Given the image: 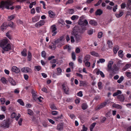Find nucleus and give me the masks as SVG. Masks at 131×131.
<instances>
[{
    "instance_id": "1",
    "label": "nucleus",
    "mask_w": 131,
    "mask_h": 131,
    "mask_svg": "<svg viewBox=\"0 0 131 131\" xmlns=\"http://www.w3.org/2000/svg\"><path fill=\"white\" fill-rule=\"evenodd\" d=\"M0 46L3 50L5 51H7L11 49V45L8 42V40L6 39L2 40L0 43Z\"/></svg>"
},
{
    "instance_id": "2",
    "label": "nucleus",
    "mask_w": 131,
    "mask_h": 131,
    "mask_svg": "<svg viewBox=\"0 0 131 131\" xmlns=\"http://www.w3.org/2000/svg\"><path fill=\"white\" fill-rule=\"evenodd\" d=\"M12 4V2L9 0H7L5 2L2 1L0 4V7L1 8L5 7L6 8L12 10L14 9L13 7H12L9 8V7Z\"/></svg>"
},
{
    "instance_id": "3",
    "label": "nucleus",
    "mask_w": 131,
    "mask_h": 131,
    "mask_svg": "<svg viewBox=\"0 0 131 131\" xmlns=\"http://www.w3.org/2000/svg\"><path fill=\"white\" fill-rule=\"evenodd\" d=\"M72 35L75 37V40L77 42H79L81 38V37L80 35V34L78 33L77 32H73L72 33Z\"/></svg>"
},
{
    "instance_id": "4",
    "label": "nucleus",
    "mask_w": 131,
    "mask_h": 131,
    "mask_svg": "<svg viewBox=\"0 0 131 131\" xmlns=\"http://www.w3.org/2000/svg\"><path fill=\"white\" fill-rule=\"evenodd\" d=\"M57 29L55 25H53L51 26V32L52 33V36H54L57 34Z\"/></svg>"
},
{
    "instance_id": "5",
    "label": "nucleus",
    "mask_w": 131,
    "mask_h": 131,
    "mask_svg": "<svg viewBox=\"0 0 131 131\" xmlns=\"http://www.w3.org/2000/svg\"><path fill=\"white\" fill-rule=\"evenodd\" d=\"M21 71L25 73L31 72L32 71L31 69L28 67H25L22 68L21 69Z\"/></svg>"
},
{
    "instance_id": "6",
    "label": "nucleus",
    "mask_w": 131,
    "mask_h": 131,
    "mask_svg": "<svg viewBox=\"0 0 131 131\" xmlns=\"http://www.w3.org/2000/svg\"><path fill=\"white\" fill-rule=\"evenodd\" d=\"M63 90L64 92L66 94H68L69 92V88L68 86L64 84L62 85Z\"/></svg>"
},
{
    "instance_id": "7",
    "label": "nucleus",
    "mask_w": 131,
    "mask_h": 131,
    "mask_svg": "<svg viewBox=\"0 0 131 131\" xmlns=\"http://www.w3.org/2000/svg\"><path fill=\"white\" fill-rule=\"evenodd\" d=\"M45 23L43 20H41L35 24V26L37 27H39L43 25Z\"/></svg>"
},
{
    "instance_id": "8",
    "label": "nucleus",
    "mask_w": 131,
    "mask_h": 131,
    "mask_svg": "<svg viewBox=\"0 0 131 131\" xmlns=\"http://www.w3.org/2000/svg\"><path fill=\"white\" fill-rule=\"evenodd\" d=\"M11 71L16 73H19L20 72L19 68L15 66L12 67L11 69Z\"/></svg>"
},
{
    "instance_id": "9",
    "label": "nucleus",
    "mask_w": 131,
    "mask_h": 131,
    "mask_svg": "<svg viewBox=\"0 0 131 131\" xmlns=\"http://www.w3.org/2000/svg\"><path fill=\"white\" fill-rule=\"evenodd\" d=\"M31 93L32 94V97L34 100L36 101L37 100V92L34 90H32L31 91Z\"/></svg>"
},
{
    "instance_id": "10",
    "label": "nucleus",
    "mask_w": 131,
    "mask_h": 131,
    "mask_svg": "<svg viewBox=\"0 0 131 131\" xmlns=\"http://www.w3.org/2000/svg\"><path fill=\"white\" fill-rule=\"evenodd\" d=\"M118 70V68L116 64H114L111 69L109 70L111 71L113 73H114Z\"/></svg>"
},
{
    "instance_id": "11",
    "label": "nucleus",
    "mask_w": 131,
    "mask_h": 131,
    "mask_svg": "<svg viewBox=\"0 0 131 131\" xmlns=\"http://www.w3.org/2000/svg\"><path fill=\"white\" fill-rule=\"evenodd\" d=\"M108 100H106L105 102H103L99 105V109L105 106L106 104L108 103Z\"/></svg>"
},
{
    "instance_id": "12",
    "label": "nucleus",
    "mask_w": 131,
    "mask_h": 131,
    "mask_svg": "<svg viewBox=\"0 0 131 131\" xmlns=\"http://www.w3.org/2000/svg\"><path fill=\"white\" fill-rule=\"evenodd\" d=\"M85 18L84 16L82 15L81 16L80 18V19L78 21V23L79 25H83L84 22L82 21Z\"/></svg>"
},
{
    "instance_id": "13",
    "label": "nucleus",
    "mask_w": 131,
    "mask_h": 131,
    "mask_svg": "<svg viewBox=\"0 0 131 131\" xmlns=\"http://www.w3.org/2000/svg\"><path fill=\"white\" fill-rule=\"evenodd\" d=\"M63 124L62 123L59 124L57 126V129L59 131L62 130L63 129Z\"/></svg>"
},
{
    "instance_id": "14",
    "label": "nucleus",
    "mask_w": 131,
    "mask_h": 131,
    "mask_svg": "<svg viewBox=\"0 0 131 131\" xmlns=\"http://www.w3.org/2000/svg\"><path fill=\"white\" fill-rule=\"evenodd\" d=\"M8 81L13 85H15L16 84V83L15 81L11 77L8 78Z\"/></svg>"
},
{
    "instance_id": "15",
    "label": "nucleus",
    "mask_w": 131,
    "mask_h": 131,
    "mask_svg": "<svg viewBox=\"0 0 131 131\" xmlns=\"http://www.w3.org/2000/svg\"><path fill=\"white\" fill-rule=\"evenodd\" d=\"M117 98L121 102H123L125 100V97L123 94H120L118 95Z\"/></svg>"
},
{
    "instance_id": "16",
    "label": "nucleus",
    "mask_w": 131,
    "mask_h": 131,
    "mask_svg": "<svg viewBox=\"0 0 131 131\" xmlns=\"http://www.w3.org/2000/svg\"><path fill=\"white\" fill-rule=\"evenodd\" d=\"M48 13L49 17L51 18H53L56 16L54 13L51 10H49L48 12Z\"/></svg>"
},
{
    "instance_id": "17",
    "label": "nucleus",
    "mask_w": 131,
    "mask_h": 131,
    "mask_svg": "<svg viewBox=\"0 0 131 131\" xmlns=\"http://www.w3.org/2000/svg\"><path fill=\"white\" fill-rule=\"evenodd\" d=\"M64 38V37L62 36L60 37L59 39L56 40L54 42L55 44L60 42L61 41L63 40Z\"/></svg>"
},
{
    "instance_id": "18",
    "label": "nucleus",
    "mask_w": 131,
    "mask_h": 131,
    "mask_svg": "<svg viewBox=\"0 0 131 131\" xmlns=\"http://www.w3.org/2000/svg\"><path fill=\"white\" fill-rule=\"evenodd\" d=\"M113 63V61H109L107 65V68L109 70L111 69Z\"/></svg>"
},
{
    "instance_id": "19",
    "label": "nucleus",
    "mask_w": 131,
    "mask_h": 131,
    "mask_svg": "<svg viewBox=\"0 0 131 131\" xmlns=\"http://www.w3.org/2000/svg\"><path fill=\"white\" fill-rule=\"evenodd\" d=\"M124 14V12L123 11H120L119 12V14L116 13L115 14L116 17L117 18H119L122 16Z\"/></svg>"
},
{
    "instance_id": "20",
    "label": "nucleus",
    "mask_w": 131,
    "mask_h": 131,
    "mask_svg": "<svg viewBox=\"0 0 131 131\" xmlns=\"http://www.w3.org/2000/svg\"><path fill=\"white\" fill-rule=\"evenodd\" d=\"M131 66V65L130 64H126L123 69L124 71H125L127 69L129 68Z\"/></svg>"
},
{
    "instance_id": "21",
    "label": "nucleus",
    "mask_w": 131,
    "mask_h": 131,
    "mask_svg": "<svg viewBox=\"0 0 131 131\" xmlns=\"http://www.w3.org/2000/svg\"><path fill=\"white\" fill-rule=\"evenodd\" d=\"M62 70L60 68H58L57 69L56 74L57 75H59L61 74Z\"/></svg>"
},
{
    "instance_id": "22",
    "label": "nucleus",
    "mask_w": 131,
    "mask_h": 131,
    "mask_svg": "<svg viewBox=\"0 0 131 131\" xmlns=\"http://www.w3.org/2000/svg\"><path fill=\"white\" fill-rule=\"evenodd\" d=\"M7 27V24L6 23H4L1 26V29L2 30H3L6 29Z\"/></svg>"
},
{
    "instance_id": "23",
    "label": "nucleus",
    "mask_w": 131,
    "mask_h": 131,
    "mask_svg": "<svg viewBox=\"0 0 131 131\" xmlns=\"http://www.w3.org/2000/svg\"><path fill=\"white\" fill-rule=\"evenodd\" d=\"M90 58V56L89 55H86L83 61L85 62L89 60Z\"/></svg>"
},
{
    "instance_id": "24",
    "label": "nucleus",
    "mask_w": 131,
    "mask_h": 131,
    "mask_svg": "<svg viewBox=\"0 0 131 131\" xmlns=\"http://www.w3.org/2000/svg\"><path fill=\"white\" fill-rule=\"evenodd\" d=\"M7 26H9L12 28H14L16 26L13 22H10L9 23L8 25H7Z\"/></svg>"
},
{
    "instance_id": "25",
    "label": "nucleus",
    "mask_w": 131,
    "mask_h": 131,
    "mask_svg": "<svg viewBox=\"0 0 131 131\" xmlns=\"http://www.w3.org/2000/svg\"><path fill=\"white\" fill-rule=\"evenodd\" d=\"M119 49V47L118 46H115L113 48V51L115 54H116Z\"/></svg>"
},
{
    "instance_id": "26",
    "label": "nucleus",
    "mask_w": 131,
    "mask_h": 131,
    "mask_svg": "<svg viewBox=\"0 0 131 131\" xmlns=\"http://www.w3.org/2000/svg\"><path fill=\"white\" fill-rule=\"evenodd\" d=\"M86 85V83L85 81H80L79 86H85Z\"/></svg>"
},
{
    "instance_id": "27",
    "label": "nucleus",
    "mask_w": 131,
    "mask_h": 131,
    "mask_svg": "<svg viewBox=\"0 0 131 131\" xmlns=\"http://www.w3.org/2000/svg\"><path fill=\"white\" fill-rule=\"evenodd\" d=\"M113 107H115L117 109H121L122 108V107L121 105L115 103H114L113 104Z\"/></svg>"
},
{
    "instance_id": "28",
    "label": "nucleus",
    "mask_w": 131,
    "mask_h": 131,
    "mask_svg": "<svg viewBox=\"0 0 131 131\" xmlns=\"http://www.w3.org/2000/svg\"><path fill=\"white\" fill-rule=\"evenodd\" d=\"M122 93L121 91L120 90H117V92L114 93L113 94V96L115 97L116 96L119 94H121Z\"/></svg>"
},
{
    "instance_id": "29",
    "label": "nucleus",
    "mask_w": 131,
    "mask_h": 131,
    "mask_svg": "<svg viewBox=\"0 0 131 131\" xmlns=\"http://www.w3.org/2000/svg\"><path fill=\"white\" fill-rule=\"evenodd\" d=\"M79 18V16L77 15H74L71 17V19L73 20L78 19Z\"/></svg>"
},
{
    "instance_id": "30",
    "label": "nucleus",
    "mask_w": 131,
    "mask_h": 131,
    "mask_svg": "<svg viewBox=\"0 0 131 131\" xmlns=\"http://www.w3.org/2000/svg\"><path fill=\"white\" fill-rule=\"evenodd\" d=\"M55 120L57 121H59L61 119H63V117L62 115H61L60 116H58L57 117H55L54 118Z\"/></svg>"
},
{
    "instance_id": "31",
    "label": "nucleus",
    "mask_w": 131,
    "mask_h": 131,
    "mask_svg": "<svg viewBox=\"0 0 131 131\" xmlns=\"http://www.w3.org/2000/svg\"><path fill=\"white\" fill-rule=\"evenodd\" d=\"M67 13L70 14H72L74 13L73 9H69L67 10Z\"/></svg>"
},
{
    "instance_id": "32",
    "label": "nucleus",
    "mask_w": 131,
    "mask_h": 131,
    "mask_svg": "<svg viewBox=\"0 0 131 131\" xmlns=\"http://www.w3.org/2000/svg\"><path fill=\"white\" fill-rule=\"evenodd\" d=\"M107 43L109 48H111L113 47V43L111 40H108L107 41Z\"/></svg>"
},
{
    "instance_id": "33",
    "label": "nucleus",
    "mask_w": 131,
    "mask_h": 131,
    "mask_svg": "<svg viewBox=\"0 0 131 131\" xmlns=\"http://www.w3.org/2000/svg\"><path fill=\"white\" fill-rule=\"evenodd\" d=\"M39 19V17L36 16L32 18V21L33 22H36L38 21Z\"/></svg>"
},
{
    "instance_id": "34",
    "label": "nucleus",
    "mask_w": 131,
    "mask_h": 131,
    "mask_svg": "<svg viewBox=\"0 0 131 131\" xmlns=\"http://www.w3.org/2000/svg\"><path fill=\"white\" fill-rule=\"evenodd\" d=\"M31 57L32 54L29 51H28L27 56V59L29 61H30L31 60Z\"/></svg>"
},
{
    "instance_id": "35",
    "label": "nucleus",
    "mask_w": 131,
    "mask_h": 131,
    "mask_svg": "<svg viewBox=\"0 0 131 131\" xmlns=\"http://www.w3.org/2000/svg\"><path fill=\"white\" fill-rule=\"evenodd\" d=\"M64 49H67L68 51H70L71 50V48L69 45H67L64 47Z\"/></svg>"
},
{
    "instance_id": "36",
    "label": "nucleus",
    "mask_w": 131,
    "mask_h": 131,
    "mask_svg": "<svg viewBox=\"0 0 131 131\" xmlns=\"http://www.w3.org/2000/svg\"><path fill=\"white\" fill-rule=\"evenodd\" d=\"M26 52V49H24L23 51L21 52L22 55L24 57L26 56H27Z\"/></svg>"
},
{
    "instance_id": "37",
    "label": "nucleus",
    "mask_w": 131,
    "mask_h": 131,
    "mask_svg": "<svg viewBox=\"0 0 131 131\" xmlns=\"http://www.w3.org/2000/svg\"><path fill=\"white\" fill-rule=\"evenodd\" d=\"M124 79V77L123 76H122L120 77L119 79L117 80V82L118 83H120Z\"/></svg>"
},
{
    "instance_id": "38",
    "label": "nucleus",
    "mask_w": 131,
    "mask_h": 131,
    "mask_svg": "<svg viewBox=\"0 0 131 131\" xmlns=\"http://www.w3.org/2000/svg\"><path fill=\"white\" fill-rule=\"evenodd\" d=\"M17 102L21 105L22 106L24 105V103L21 99H18L17 101Z\"/></svg>"
},
{
    "instance_id": "39",
    "label": "nucleus",
    "mask_w": 131,
    "mask_h": 131,
    "mask_svg": "<svg viewBox=\"0 0 131 131\" xmlns=\"http://www.w3.org/2000/svg\"><path fill=\"white\" fill-rule=\"evenodd\" d=\"M82 108L83 110H85L88 107V106L86 103H83L82 105Z\"/></svg>"
},
{
    "instance_id": "40",
    "label": "nucleus",
    "mask_w": 131,
    "mask_h": 131,
    "mask_svg": "<svg viewBox=\"0 0 131 131\" xmlns=\"http://www.w3.org/2000/svg\"><path fill=\"white\" fill-rule=\"evenodd\" d=\"M123 51L121 50L119 51L118 52L119 56L121 58H122L123 56Z\"/></svg>"
},
{
    "instance_id": "41",
    "label": "nucleus",
    "mask_w": 131,
    "mask_h": 131,
    "mask_svg": "<svg viewBox=\"0 0 131 131\" xmlns=\"http://www.w3.org/2000/svg\"><path fill=\"white\" fill-rule=\"evenodd\" d=\"M1 81L2 82L3 84H6L7 82V80L4 77H2L1 79Z\"/></svg>"
},
{
    "instance_id": "42",
    "label": "nucleus",
    "mask_w": 131,
    "mask_h": 131,
    "mask_svg": "<svg viewBox=\"0 0 131 131\" xmlns=\"http://www.w3.org/2000/svg\"><path fill=\"white\" fill-rule=\"evenodd\" d=\"M90 54L91 55L95 57H98V53L94 51L91 52H90Z\"/></svg>"
},
{
    "instance_id": "43",
    "label": "nucleus",
    "mask_w": 131,
    "mask_h": 131,
    "mask_svg": "<svg viewBox=\"0 0 131 131\" xmlns=\"http://www.w3.org/2000/svg\"><path fill=\"white\" fill-rule=\"evenodd\" d=\"M89 23L93 25H95L97 24L96 21L93 20H91L89 22Z\"/></svg>"
},
{
    "instance_id": "44",
    "label": "nucleus",
    "mask_w": 131,
    "mask_h": 131,
    "mask_svg": "<svg viewBox=\"0 0 131 131\" xmlns=\"http://www.w3.org/2000/svg\"><path fill=\"white\" fill-rule=\"evenodd\" d=\"M127 5V6H128L130 9H131V0H128Z\"/></svg>"
},
{
    "instance_id": "45",
    "label": "nucleus",
    "mask_w": 131,
    "mask_h": 131,
    "mask_svg": "<svg viewBox=\"0 0 131 131\" xmlns=\"http://www.w3.org/2000/svg\"><path fill=\"white\" fill-rule=\"evenodd\" d=\"M96 124V123H94L91 124L90 127L91 131H92L93 129Z\"/></svg>"
},
{
    "instance_id": "46",
    "label": "nucleus",
    "mask_w": 131,
    "mask_h": 131,
    "mask_svg": "<svg viewBox=\"0 0 131 131\" xmlns=\"http://www.w3.org/2000/svg\"><path fill=\"white\" fill-rule=\"evenodd\" d=\"M0 101L1 104H4L6 100L5 98H2L0 99Z\"/></svg>"
},
{
    "instance_id": "47",
    "label": "nucleus",
    "mask_w": 131,
    "mask_h": 131,
    "mask_svg": "<svg viewBox=\"0 0 131 131\" xmlns=\"http://www.w3.org/2000/svg\"><path fill=\"white\" fill-rule=\"evenodd\" d=\"M1 110L3 112H5L6 110V108L5 106L3 105L1 107Z\"/></svg>"
},
{
    "instance_id": "48",
    "label": "nucleus",
    "mask_w": 131,
    "mask_h": 131,
    "mask_svg": "<svg viewBox=\"0 0 131 131\" xmlns=\"http://www.w3.org/2000/svg\"><path fill=\"white\" fill-rule=\"evenodd\" d=\"M15 17V15H13L10 16H8V20H10L12 19H13Z\"/></svg>"
},
{
    "instance_id": "49",
    "label": "nucleus",
    "mask_w": 131,
    "mask_h": 131,
    "mask_svg": "<svg viewBox=\"0 0 131 131\" xmlns=\"http://www.w3.org/2000/svg\"><path fill=\"white\" fill-rule=\"evenodd\" d=\"M28 113L29 115H33L34 113L31 110L29 109L28 110Z\"/></svg>"
},
{
    "instance_id": "50",
    "label": "nucleus",
    "mask_w": 131,
    "mask_h": 131,
    "mask_svg": "<svg viewBox=\"0 0 131 131\" xmlns=\"http://www.w3.org/2000/svg\"><path fill=\"white\" fill-rule=\"evenodd\" d=\"M126 76L129 78H131V72H126Z\"/></svg>"
},
{
    "instance_id": "51",
    "label": "nucleus",
    "mask_w": 131,
    "mask_h": 131,
    "mask_svg": "<svg viewBox=\"0 0 131 131\" xmlns=\"http://www.w3.org/2000/svg\"><path fill=\"white\" fill-rule=\"evenodd\" d=\"M73 2V0H68L66 3V5H68L72 4Z\"/></svg>"
},
{
    "instance_id": "52",
    "label": "nucleus",
    "mask_w": 131,
    "mask_h": 131,
    "mask_svg": "<svg viewBox=\"0 0 131 131\" xmlns=\"http://www.w3.org/2000/svg\"><path fill=\"white\" fill-rule=\"evenodd\" d=\"M126 7V4L125 3H122L121 5V9H124Z\"/></svg>"
},
{
    "instance_id": "53",
    "label": "nucleus",
    "mask_w": 131,
    "mask_h": 131,
    "mask_svg": "<svg viewBox=\"0 0 131 131\" xmlns=\"http://www.w3.org/2000/svg\"><path fill=\"white\" fill-rule=\"evenodd\" d=\"M72 58L73 60L74 61L75 60V54L74 52H72Z\"/></svg>"
},
{
    "instance_id": "54",
    "label": "nucleus",
    "mask_w": 131,
    "mask_h": 131,
    "mask_svg": "<svg viewBox=\"0 0 131 131\" xmlns=\"http://www.w3.org/2000/svg\"><path fill=\"white\" fill-rule=\"evenodd\" d=\"M99 74H100L102 78H104L105 75L103 72L102 71H100L99 70Z\"/></svg>"
},
{
    "instance_id": "55",
    "label": "nucleus",
    "mask_w": 131,
    "mask_h": 131,
    "mask_svg": "<svg viewBox=\"0 0 131 131\" xmlns=\"http://www.w3.org/2000/svg\"><path fill=\"white\" fill-rule=\"evenodd\" d=\"M69 66L71 68L73 69L74 68V64L72 62H71L69 63Z\"/></svg>"
},
{
    "instance_id": "56",
    "label": "nucleus",
    "mask_w": 131,
    "mask_h": 131,
    "mask_svg": "<svg viewBox=\"0 0 131 131\" xmlns=\"http://www.w3.org/2000/svg\"><path fill=\"white\" fill-rule=\"evenodd\" d=\"M36 4V3L35 2H33L30 3L29 5V8H31L33 6V5H35Z\"/></svg>"
},
{
    "instance_id": "57",
    "label": "nucleus",
    "mask_w": 131,
    "mask_h": 131,
    "mask_svg": "<svg viewBox=\"0 0 131 131\" xmlns=\"http://www.w3.org/2000/svg\"><path fill=\"white\" fill-rule=\"evenodd\" d=\"M35 68L38 71H39L41 69V67L39 66H35Z\"/></svg>"
},
{
    "instance_id": "58",
    "label": "nucleus",
    "mask_w": 131,
    "mask_h": 131,
    "mask_svg": "<svg viewBox=\"0 0 131 131\" xmlns=\"http://www.w3.org/2000/svg\"><path fill=\"white\" fill-rule=\"evenodd\" d=\"M50 107L53 110L56 109L57 108L53 104H52L50 105Z\"/></svg>"
},
{
    "instance_id": "59",
    "label": "nucleus",
    "mask_w": 131,
    "mask_h": 131,
    "mask_svg": "<svg viewBox=\"0 0 131 131\" xmlns=\"http://www.w3.org/2000/svg\"><path fill=\"white\" fill-rule=\"evenodd\" d=\"M40 3H42L43 5V8L45 9L46 8L45 7L46 4L45 2L42 1H41L40 2Z\"/></svg>"
},
{
    "instance_id": "60",
    "label": "nucleus",
    "mask_w": 131,
    "mask_h": 131,
    "mask_svg": "<svg viewBox=\"0 0 131 131\" xmlns=\"http://www.w3.org/2000/svg\"><path fill=\"white\" fill-rule=\"evenodd\" d=\"M87 129V127H86L85 125H83L82 129L81 131H86Z\"/></svg>"
},
{
    "instance_id": "61",
    "label": "nucleus",
    "mask_w": 131,
    "mask_h": 131,
    "mask_svg": "<svg viewBox=\"0 0 131 131\" xmlns=\"http://www.w3.org/2000/svg\"><path fill=\"white\" fill-rule=\"evenodd\" d=\"M77 95L80 97H81L83 96L82 92V91H80L77 93Z\"/></svg>"
},
{
    "instance_id": "62",
    "label": "nucleus",
    "mask_w": 131,
    "mask_h": 131,
    "mask_svg": "<svg viewBox=\"0 0 131 131\" xmlns=\"http://www.w3.org/2000/svg\"><path fill=\"white\" fill-rule=\"evenodd\" d=\"M46 56V53L45 51H43L41 52V56H42L44 58H45V57Z\"/></svg>"
},
{
    "instance_id": "63",
    "label": "nucleus",
    "mask_w": 131,
    "mask_h": 131,
    "mask_svg": "<svg viewBox=\"0 0 131 131\" xmlns=\"http://www.w3.org/2000/svg\"><path fill=\"white\" fill-rule=\"evenodd\" d=\"M85 63V66L87 67H89L90 66V62L86 61Z\"/></svg>"
},
{
    "instance_id": "64",
    "label": "nucleus",
    "mask_w": 131,
    "mask_h": 131,
    "mask_svg": "<svg viewBox=\"0 0 131 131\" xmlns=\"http://www.w3.org/2000/svg\"><path fill=\"white\" fill-rule=\"evenodd\" d=\"M48 120L50 123H51L52 124H53L55 123V122L53 120L50 119L48 118Z\"/></svg>"
}]
</instances>
